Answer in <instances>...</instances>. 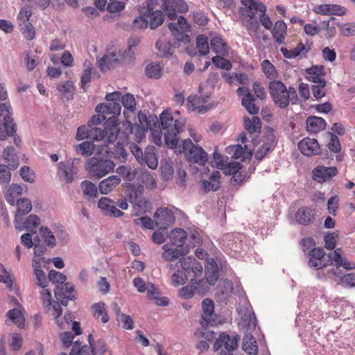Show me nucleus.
Wrapping results in <instances>:
<instances>
[{
    "label": "nucleus",
    "mask_w": 355,
    "mask_h": 355,
    "mask_svg": "<svg viewBox=\"0 0 355 355\" xmlns=\"http://www.w3.org/2000/svg\"><path fill=\"white\" fill-rule=\"evenodd\" d=\"M268 90L275 105L280 109H286L291 103H299L296 89L293 87H286L281 80H273L269 83Z\"/></svg>",
    "instance_id": "nucleus-1"
},
{
    "label": "nucleus",
    "mask_w": 355,
    "mask_h": 355,
    "mask_svg": "<svg viewBox=\"0 0 355 355\" xmlns=\"http://www.w3.org/2000/svg\"><path fill=\"white\" fill-rule=\"evenodd\" d=\"M108 150L107 145L101 146V150L87 160L86 168L92 178L100 179L114 170V162L103 155V153H108Z\"/></svg>",
    "instance_id": "nucleus-2"
},
{
    "label": "nucleus",
    "mask_w": 355,
    "mask_h": 355,
    "mask_svg": "<svg viewBox=\"0 0 355 355\" xmlns=\"http://www.w3.org/2000/svg\"><path fill=\"white\" fill-rule=\"evenodd\" d=\"M157 125L164 132L166 145L170 148H176L178 144V134L182 131L184 123L178 120L174 121L172 115L164 110L160 114Z\"/></svg>",
    "instance_id": "nucleus-3"
},
{
    "label": "nucleus",
    "mask_w": 355,
    "mask_h": 355,
    "mask_svg": "<svg viewBox=\"0 0 355 355\" xmlns=\"http://www.w3.org/2000/svg\"><path fill=\"white\" fill-rule=\"evenodd\" d=\"M182 148L189 162L201 166L207 163L208 160L207 153L202 147L193 144L190 139L182 141Z\"/></svg>",
    "instance_id": "nucleus-4"
},
{
    "label": "nucleus",
    "mask_w": 355,
    "mask_h": 355,
    "mask_svg": "<svg viewBox=\"0 0 355 355\" xmlns=\"http://www.w3.org/2000/svg\"><path fill=\"white\" fill-rule=\"evenodd\" d=\"M121 105L119 102L101 103L95 108V111L97 113H101L105 116L107 114H112V116L109 117L107 120H106L105 124L106 127L111 125L114 129H116L119 124L117 117L121 114ZM106 128H105V129Z\"/></svg>",
    "instance_id": "nucleus-5"
},
{
    "label": "nucleus",
    "mask_w": 355,
    "mask_h": 355,
    "mask_svg": "<svg viewBox=\"0 0 355 355\" xmlns=\"http://www.w3.org/2000/svg\"><path fill=\"white\" fill-rule=\"evenodd\" d=\"M325 254L324 250L321 248H313L308 253V266L318 271L316 277L318 279L325 278V275L324 274L321 275L320 272L318 271L328 266V263L323 260Z\"/></svg>",
    "instance_id": "nucleus-6"
},
{
    "label": "nucleus",
    "mask_w": 355,
    "mask_h": 355,
    "mask_svg": "<svg viewBox=\"0 0 355 355\" xmlns=\"http://www.w3.org/2000/svg\"><path fill=\"white\" fill-rule=\"evenodd\" d=\"M153 218L155 225L162 230H167L175 221L173 211L164 207L157 208L153 214Z\"/></svg>",
    "instance_id": "nucleus-7"
},
{
    "label": "nucleus",
    "mask_w": 355,
    "mask_h": 355,
    "mask_svg": "<svg viewBox=\"0 0 355 355\" xmlns=\"http://www.w3.org/2000/svg\"><path fill=\"white\" fill-rule=\"evenodd\" d=\"M161 8L170 20L177 18V12L184 13L188 9V5L184 0H161Z\"/></svg>",
    "instance_id": "nucleus-8"
},
{
    "label": "nucleus",
    "mask_w": 355,
    "mask_h": 355,
    "mask_svg": "<svg viewBox=\"0 0 355 355\" xmlns=\"http://www.w3.org/2000/svg\"><path fill=\"white\" fill-rule=\"evenodd\" d=\"M223 241L230 250L235 252H242L248 249V241L245 234L239 232L228 234Z\"/></svg>",
    "instance_id": "nucleus-9"
},
{
    "label": "nucleus",
    "mask_w": 355,
    "mask_h": 355,
    "mask_svg": "<svg viewBox=\"0 0 355 355\" xmlns=\"http://www.w3.org/2000/svg\"><path fill=\"white\" fill-rule=\"evenodd\" d=\"M262 141V145L254 155L255 159L258 161H261L269 152L272 151L277 144L275 135L271 128L265 134Z\"/></svg>",
    "instance_id": "nucleus-10"
},
{
    "label": "nucleus",
    "mask_w": 355,
    "mask_h": 355,
    "mask_svg": "<svg viewBox=\"0 0 355 355\" xmlns=\"http://www.w3.org/2000/svg\"><path fill=\"white\" fill-rule=\"evenodd\" d=\"M241 3L245 6L241 7L238 11L241 19H257L255 15L259 12V8L261 6H265L263 3L255 0H241Z\"/></svg>",
    "instance_id": "nucleus-11"
},
{
    "label": "nucleus",
    "mask_w": 355,
    "mask_h": 355,
    "mask_svg": "<svg viewBox=\"0 0 355 355\" xmlns=\"http://www.w3.org/2000/svg\"><path fill=\"white\" fill-rule=\"evenodd\" d=\"M182 270L185 272L189 277L193 278L199 277L202 273V266L195 258L188 257L180 259Z\"/></svg>",
    "instance_id": "nucleus-12"
},
{
    "label": "nucleus",
    "mask_w": 355,
    "mask_h": 355,
    "mask_svg": "<svg viewBox=\"0 0 355 355\" xmlns=\"http://www.w3.org/2000/svg\"><path fill=\"white\" fill-rule=\"evenodd\" d=\"M315 209L308 206H302L300 207L295 214V220L297 224L309 226L311 225L315 218Z\"/></svg>",
    "instance_id": "nucleus-13"
},
{
    "label": "nucleus",
    "mask_w": 355,
    "mask_h": 355,
    "mask_svg": "<svg viewBox=\"0 0 355 355\" xmlns=\"http://www.w3.org/2000/svg\"><path fill=\"white\" fill-rule=\"evenodd\" d=\"M295 324L299 328V337L302 341L306 340V337L313 336L312 331L315 325L313 324V321L309 320L305 315L298 314L295 319Z\"/></svg>",
    "instance_id": "nucleus-14"
},
{
    "label": "nucleus",
    "mask_w": 355,
    "mask_h": 355,
    "mask_svg": "<svg viewBox=\"0 0 355 355\" xmlns=\"http://www.w3.org/2000/svg\"><path fill=\"white\" fill-rule=\"evenodd\" d=\"M202 313L201 315L200 323L202 327L205 325H212L216 323V316L214 313V304L211 300L206 298L202 302Z\"/></svg>",
    "instance_id": "nucleus-15"
},
{
    "label": "nucleus",
    "mask_w": 355,
    "mask_h": 355,
    "mask_svg": "<svg viewBox=\"0 0 355 355\" xmlns=\"http://www.w3.org/2000/svg\"><path fill=\"white\" fill-rule=\"evenodd\" d=\"M16 131L17 125L10 115L5 114L3 119H0V140L4 141L12 137Z\"/></svg>",
    "instance_id": "nucleus-16"
},
{
    "label": "nucleus",
    "mask_w": 355,
    "mask_h": 355,
    "mask_svg": "<svg viewBox=\"0 0 355 355\" xmlns=\"http://www.w3.org/2000/svg\"><path fill=\"white\" fill-rule=\"evenodd\" d=\"M98 207L107 216L119 218L124 215V213L116 208L115 202L108 198L102 197L98 202Z\"/></svg>",
    "instance_id": "nucleus-17"
},
{
    "label": "nucleus",
    "mask_w": 355,
    "mask_h": 355,
    "mask_svg": "<svg viewBox=\"0 0 355 355\" xmlns=\"http://www.w3.org/2000/svg\"><path fill=\"white\" fill-rule=\"evenodd\" d=\"M163 252L162 254V258L165 261H173L175 260L179 259L181 257H183L188 254L190 251L189 247L185 248H171L168 246V244L164 245L162 246Z\"/></svg>",
    "instance_id": "nucleus-18"
},
{
    "label": "nucleus",
    "mask_w": 355,
    "mask_h": 355,
    "mask_svg": "<svg viewBox=\"0 0 355 355\" xmlns=\"http://www.w3.org/2000/svg\"><path fill=\"white\" fill-rule=\"evenodd\" d=\"M298 148L301 153L306 156H312L319 154L320 145L315 139L304 138L298 143Z\"/></svg>",
    "instance_id": "nucleus-19"
},
{
    "label": "nucleus",
    "mask_w": 355,
    "mask_h": 355,
    "mask_svg": "<svg viewBox=\"0 0 355 355\" xmlns=\"http://www.w3.org/2000/svg\"><path fill=\"white\" fill-rule=\"evenodd\" d=\"M58 175L60 179L64 181L65 183H71L76 175V172L74 171L73 162H60L58 164Z\"/></svg>",
    "instance_id": "nucleus-20"
},
{
    "label": "nucleus",
    "mask_w": 355,
    "mask_h": 355,
    "mask_svg": "<svg viewBox=\"0 0 355 355\" xmlns=\"http://www.w3.org/2000/svg\"><path fill=\"white\" fill-rule=\"evenodd\" d=\"M314 179L319 182H325L336 176L338 173L337 168L335 166H321L313 171Z\"/></svg>",
    "instance_id": "nucleus-21"
},
{
    "label": "nucleus",
    "mask_w": 355,
    "mask_h": 355,
    "mask_svg": "<svg viewBox=\"0 0 355 355\" xmlns=\"http://www.w3.org/2000/svg\"><path fill=\"white\" fill-rule=\"evenodd\" d=\"M40 218L37 215L31 214L24 223H21V221H19L18 223H15V225L19 230L26 229L31 232V234H35L36 228L40 224Z\"/></svg>",
    "instance_id": "nucleus-22"
},
{
    "label": "nucleus",
    "mask_w": 355,
    "mask_h": 355,
    "mask_svg": "<svg viewBox=\"0 0 355 355\" xmlns=\"http://www.w3.org/2000/svg\"><path fill=\"white\" fill-rule=\"evenodd\" d=\"M138 120L139 123L137 125H140L141 134L147 132L149 129H153V126H155V128L157 127V118L153 116H149L148 117L146 114L141 111H139L138 113Z\"/></svg>",
    "instance_id": "nucleus-23"
},
{
    "label": "nucleus",
    "mask_w": 355,
    "mask_h": 355,
    "mask_svg": "<svg viewBox=\"0 0 355 355\" xmlns=\"http://www.w3.org/2000/svg\"><path fill=\"white\" fill-rule=\"evenodd\" d=\"M306 130L311 133H317L325 129L327 123L325 120L319 116H309L306 121Z\"/></svg>",
    "instance_id": "nucleus-24"
},
{
    "label": "nucleus",
    "mask_w": 355,
    "mask_h": 355,
    "mask_svg": "<svg viewBox=\"0 0 355 355\" xmlns=\"http://www.w3.org/2000/svg\"><path fill=\"white\" fill-rule=\"evenodd\" d=\"M156 148L154 146H148L144 151L143 160L140 162L141 165L146 164L150 168L155 169L158 165V158L156 155Z\"/></svg>",
    "instance_id": "nucleus-25"
},
{
    "label": "nucleus",
    "mask_w": 355,
    "mask_h": 355,
    "mask_svg": "<svg viewBox=\"0 0 355 355\" xmlns=\"http://www.w3.org/2000/svg\"><path fill=\"white\" fill-rule=\"evenodd\" d=\"M17 209L14 222L18 223L22 221V216L28 214L32 209L31 201L28 198H21L16 202Z\"/></svg>",
    "instance_id": "nucleus-26"
},
{
    "label": "nucleus",
    "mask_w": 355,
    "mask_h": 355,
    "mask_svg": "<svg viewBox=\"0 0 355 355\" xmlns=\"http://www.w3.org/2000/svg\"><path fill=\"white\" fill-rule=\"evenodd\" d=\"M206 279L209 285H214L218 279V266L216 262L210 259L207 261L205 267Z\"/></svg>",
    "instance_id": "nucleus-27"
},
{
    "label": "nucleus",
    "mask_w": 355,
    "mask_h": 355,
    "mask_svg": "<svg viewBox=\"0 0 355 355\" xmlns=\"http://www.w3.org/2000/svg\"><path fill=\"white\" fill-rule=\"evenodd\" d=\"M120 182L121 178L118 175H111L99 182V191L102 194H107L119 185Z\"/></svg>",
    "instance_id": "nucleus-28"
},
{
    "label": "nucleus",
    "mask_w": 355,
    "mask_h": 355,
    "mask_svg": "<svg viewBox=\"0 0 355 355\" xmlns=\"http://www.w3.org/2000/svg\"><path fill=\"white\" fill-rule=\"evenodd\" d=\"M163 10H151L148 12L147 19H148L149 27L151 30H155L160 26L164 21L165 15Z\"/></svg>",
    "instance_id": "nucleus-29"
},
{
    "label": "nucleus",
    "mask_w": 355,
    "mask_h": 355,
    "mask_svg": "<svg viewBox=\"0 0 355 355\" xmlns=\"http://www.w3.org/2000/svg\"><path fill=\"white\" fill-rule=\"evenodd\" d=\"M286 31L287 26L283 20H278L275 22L272 30V35L277 44H282L284 43Z\"/></svg>",
    "instance_id": "nucleus-30"
},
{
    "label": "nucleus",
    "mask_w": 355,
    "mask_h": 355,
    "mask_svg": "<svg viewBox=\"0 0 355 355\" xmlns=\"http://www.w3.org/2000/svg\"><path fill=\"white\" fill-rule=\"evenodd\" d=\"M168 28L172 33L173 35L174 36V38L175 39V42H174V46L177 44V43L179 42L187 44L190 42V37L186 33V32H189V31H183L179 29L178 28V25L173 22H170L168 25Z\"/></svg>",
    "instance_id": "nucleus-31"
},
{
    "label": "nucleus",
    "mask_w": 355,
    "mask_h": 355,
    "mask_svg": "<svg viewBox=\"0 0 355 355\" xmlns=\"http://www.w3.org/2000/svg\"><path fill=\"white\" fill-rule=\"evenodd\" d=\"M170 240L171 245L179 248H185L184 242L187 238V233L182 229H174L170 232Z\"/></svg>",
    "instance_id": "nucleus-32"
},
{
    "label": "nucleus",
    "mask_w": 355,
    "mask_h": 355,
    "mask_svg": "<svg viewBox=\"0 0 355 355\" xmlns=\"http://www.w3.org/2000/svg\"><path fill=\"white\" fill-rule=\"evenodd\" d=\"M3 158L8 164L10 168L16 169L19 166V158L13 146H7L3 152Z\"/></svg>",
    "instance_id": "nucleus-33"
},
{
    "label": "nucleus",
    "mask_w": 355,
    "mask_h": 355,
    "mask_svg": "<svg viewBox=\"0 0 355 355\" xmlns=\"http://www.w3.org/2000/svg\"><path fill=\"white\" fill-rule=\"evenodd\" d=\"M243 125L245 130L250 135L259 132L261 128V123L259 117L253 116L252 119L244 116Z\"/></svg>",
    "instance_id": "nucleus-34"
},
{
    "label": "nucleus",
    "mask_w": 355,
    "mask_h": 355,
    "mask_svg": "<svg viewBox=\"0 0 355 355\" xmlns=\"http://www.w3.org/2000/svg\"><path fill=\"white\" fill-rule=\"evenodd\" d=\"M21 193V187L18 184H12L7 189L5 193V198L8 204L14 205Z\"/></svg>",
    "instance_id": "nucleus-35"
},
{
    "label": "nucleus",
    "mask_w": 355,
    "mask_h": 355,
    "mask_svg": "<svg viewBox=\"0 0 355 355\" xmlns=\"http://www.w3.org/2000/svg\"><path fill=\"white\" fill-rule=\"evenodd\" d=\"M211 50L216 54H221L225 56L228 53V47L223 40L218 36L214 37L210 40Z\"/></svg>",
    "instance_id": "nucleus-36"
},
{
    "label": "nucleus",
    "mask_w": 355,
    "mask_h": 355,
    "mask_svg": "<svg viewBox=\"0 0 355 355\" xmlns=\"http://www.w3.org/2000/svg\"><path fill=\"white\" fill-rule=\"evenodd\" d=\"M309 50L310 49L306 48L302 42H299L295 48L291 50H288L285 47H282L280 49L283 55L288 59H293L300 55V53L304 51L305 53H308Z\"/></svg>",
    "instance_id": "nucleus-37"
},
{
    "label": "nucleus",
    "mask_w": 355,
    "mask_h": 355,
    "mask_svg": "<svg viewBox=\"0 0 355 355\" xmlns=\"http://www.w3.org/2000/svg\"><path fill=\"white\" fill-rule=\"evenodd\" d=\"M242 348L249 355H257L258 347L256 340L251 334H246L243 337Z\"/></svg>",
    "instance_id": "nucleus-38"
},
{
    "label": "nucleus",
    "mask_w": 355,
    "mask_h": 355,
    "mask_svg": "<svg viewBox=\"0 0 355 355\" xmlns=\"http://www.w3.org/2000/svg\"><path fill=\"white\" fill-rule=\"evenodd\" d=\"M255 98L250 93L245 94L242 98L241 104L249 114L254 115L259 112V107L255 105Z\"/></svg>",
    "instance_id": "nucleus-39"
},
{
    "label": "nucleus",
    "mask_w": 355,
    "mask_h": 355,
    "mask_svg": "<svg viewBox=\"0 0 355 355\" xmlns=\"http://www.w3.org/2000/svg\"><path fill=\"white\" fill-rule=\"evenodd\" d=\"M339 250L340 249H336L333 252L328 254V261H330V263H328V265H332L333 262H334L336 268L334 269L332 272L334 275L338 277L341 276V272L338 270L339 268L341 267L343 264V257L338 252Z\"/></svg>",
    "instance_id": "nucleus-40"
},
{
    "label": "nucleus",
    "mask_w": 355,
    "mask_h": 355,
    "mask_svg": "<svg viewBox=\"0 0 355 355\" xmlns=\"http://www.w3.org/2000/svg\"><path fill=\"white\" fill-rule=\"evenodd\" d=\"M80 188L83 196L87 199L96 198L98 195V189L96 186L89 180H84L80 183Z\"/></svg>",
    "instance_id": "nucleus-41"
},
{
    "label": "nucleus",
    "mask_w": 355,
    "mask_h": 355,
    "mask_svg": "<svg viewBox=\"0 0 355 355\" xmlns=\"http://www.w3.org/2000/svg\"><path fill=\"white\" fill-rule=\"evenodd\" d=\"M139 16L136 17L133 21V28L135 29L146 28L149 26L147 16L148 10L144 8H139Z\"/></svg>",
    "instance_id": "nucleus-42"
},
{
    "label": "nucleus",
    "mask_w": 355,
    "mask_h": 355,
    "mask_svg": "<svg viewBox=\"0 0 355 355\" xmlns=\"http://www.w3.org/2000/svg\"><path fill=\"white\" fill-rule=\"evenodd\" d=\"M187 101L190 109L196 110L198 114H203L211 109L209 105H199L200 103V97L197 96H189Z\"/></svg>",
    "instance_id": "nucleus-43"
},
{
    "label": "nucleus",
    "mask_w": 355,
    "mask_h": 355,
    "mask_svg": "<svg viewBox=\"0 0 355 355\" xmlns=\"http://www.w3.org/2000/svg\"><path fill=\"white\" fill-rule=\"evenodd\" d=\"M216 294L220 295L222 298L226 300L233 292L234 288L231 281L224 280L218 285Z\"/></svg>",
    "instance_id": "nucleus-44"
},
{
    "label": "nucleus",
    "mask_w": 355,
    "mask_h": 355,
    "mask_svg": "<svg viewBox=\"0 0 355 355\" xmlns=\"http://www.w3.org/2000/svg\"><path fill=\"white\" fill-rule=\"evenodd\" d=\"M40 233L46 245L51 248L56 245L55 237L49 227L42 226L40 228Z\"/></svg>",
    "instance_id": "nucleus-45"
},
{
    "label": "nucleus",
    "mask_w": 355,
    "mask_h": 355,
    "mask_svg": "<svg viewBox=\"0 0 355 355\" xmlns=\"http://www.w3.org/2000/svg\"><path fill=\"white\" fill-rule=\"evenodd\" d=\"M145 73L150 78L159 79L162 76V70L158 62H152L146 67Z\"/></svg>",
    "instance_id": "nucleus-46"
},
{
    "label": "nucleus",
    "mask_w": 355,
    "mask_h": 355,
    "mask_svg": "<svg viewBox=\"0 0 355 355\" xmlns=\"http://www.w3.org/2000/svg\"><path fill=\"white\" fill-rule=\"evenodd\" d=\"M94 316L97 318H101L103 323H106L109 321L107 313L105 309L104 302L95 303L92 306Z\"/></svg>",
    "instance_id": "nucleus-47"
},
{
    "label": "nucleus",
    "mask_w": 355,
    "mask_h": 355,
    "mask_svg": "<svg viewBox=\"0 0 355 355\" xmlns=\"http://www.w3.org/2000/svg\"><path fill=\"white\" fill-rule=\"evenodd\" d=\"M95 144L94 141H83L79 145H77L76 150L78 153H80L82 155L89 157L95 152Z\"/></svg>",
    "instance_id": "nucleus-48"
},
{
    "label": "nucleus",
    "mask_w": 355,
    "mask_h": 355,
    "mask_svg": "<svg viewBox=\"0 0 355 355\" xmlns=\"http://www.w3.org/2000/svg\"><path fill=\"white\" fill-rule=\"evenodd\" d=\"M155 47L157 49L159 55L162 58H168L173 53V47L170 42L164 43L160 40H157Z\"/></svg>",
    "instance_id": "nucleus-49"
},
{
    "label": "nucleus",
    "mask_w": 355,
    "mask_h": 355,
    "mask_svg": "<svg viewBox=\"0 0 355 355\" xmlns=\"http://www.w3.org/2000/svg\"><path fill=\"white\" fill-rule=\"evenodd\" d=\"M60 291L61 293L60 294H63L64 297L71 300H75L76 299L75 288L70 282H67L60 287L57 286L54 291Z\"/></svg>",
    "instance_id": "nucleus-50"
},
{
    "label": "nucleus",
    "mask_w": 355,
    "mask_h": 355,
    "mask_svg": "<svg viewBox=\"0 0 355 355\" xmlns=\"http://www.w3.org/2000/svg\"><path fill=\"white\" fill-rule=\"evenodd\" d=\"M117 62L118 59L115 58V54H105L99 60L98 64L101 71H105L112 67Z\"/></svg>",
    "instance_id": "nucleus-51"
},
{
    "label": "nucleus",
    "mask_w": 355,
    "mask_h": 355,
    "mask_svg": "<svg viewBox=\"0 0 355 355\" xmlns=\"http://www.w3.org/2000/svg\"><path fill=\"white\" fill-rule=\"evenodd\" d=\"M34 268V275L36 277V284L42 288L47 286V279L45 272L40 268V263H35L33 264Z\"/></svg>",
    "instance_id": "nucleus-52"
},
{
    "label": "nucleus",
    "mask_w": 355,
    "mask_h": 355,
    "mask_svg": "<svg viewBox=\"0 0 355 355\" xmlns=\"http://www.w3.org/2000/svg\"><path fill=\"white\" fill-rule=\"evenodd\" d=\"M196 46L200 55H206L209 52L208 38L205 35L196 37Z\"/></svg>",
    "instance_id": "nucleus-53"
},
{
    "label": "nucleus",
    "mask_w": 355,
    "mask_h": 355,
    "mask_svg": "<svg viewBox=\"0 0 355 355\" xmlns=\"http://www.w3.org/2000/svg\"><path fill=\"white\" fill-rule=\"evenodd\" d=\"M189 275L182 270H177L171 277L172 284L175 286L184 285L188 280Z\"/></svg>",
    "instance_id": "nucleus-54"
},
{
    "label": "nucleus",
    "mask_w": 355,
    "mask_h": 355,
    "mask_svg": "<svg viewBox=\"0 0 355 355\" xmlns=\"http://www.w3.org/2000/svg\"><path fill=\"white\" fill-rule=\"evenodd\" d=\"M261 67L263 72L270 79H274L277 77V71L275 66L268 60L262 62Z\"/></svg>",
    "instance_id": "nucleus-55"
},
{
    "label": "nucleus",
    "mask_w": 355,
    "mask_h": 355,
    "mask_svg": "<svg viewBox=\"0 0 355 355\" xmlns=\"http://www.w3.org/2000/svg\"><path fill=\"white\" fill-rule=\"evenodd\" d=\"M121 103L125 109L130 112H133L136 107V102L135 97L132 94L127 93L121 96Z\"/></svg>",
    "instance_id": "nucleus-56"
},
{
    "label": "nucleus",
    "mask_w": 355,
    "mask_h": 355,
    "mask_svg": "<svg viewBox=\"0 0 355 355\" xmlns=\"http://www.w3.org/2000/svg\"><path fill=\"white\" fill-rule=\"evenodd\" d=\"M243 25L246 28L250 35H255L259 28V22L257 19H242Z\"/></svg>",
    "instance_id": "nucleus-57"
},
{
    "label": "nucleus",
    "mask_w": 355,
    "mask_h": 355,
    "mask_svg": "<svg viewBox=\"0 0 355 355\" xmlns=\"http://www.w3.org/2000/svg\"><path fill=\"white\" fill-rule=\"evenodd\" d=\"M267 8L266 6H261L259 8L260 15L259 16L260 23L267 30H270L272 27V22L270 17L266 15Z\"/></svg>",
    "instance_id": "nucleus-58"
},
{
    "label": "nucleus",
    "mask_w": 355,
    "mask_h": 355,
    "mask_svg": "<svg viewBox=\"0 0 355 355\" xmlns=\"http://www.w3.org/2000/svg\"><path fill=\"white\" fill-rule=\"evenodd\" d=\"M85 69L83 70L81 75L80 80V87L85 91L86 90V85L89 83L92 80V67H90V62H88L87 65V61L84 63Z\"/></svg>",
    "instance_id": "nucleus-59"
},
{
    "label": "nucleus",
    "mask_w": 355,
    "mask_h": 355,
    "mask_svg": "<svg viewBox=\"0 0 355 355\" xmlns=\"http://www.w3.org/2000/svg\"><path fill=\"white\" fill-rule=\"evenodd\" d=\"M69 355H90L89 347L87 345H81L79 341L73 343Z\"/></svg>",
    "instance_id": "nucleus-60"
},
{
    "label": "nucleus",
    "mask_w": 355,
    "mask_h": 355,
    "mask_svg": "<svg viewBox=\"0 0 355 355\" xmlns=\"http://www.w3.org/2000/svg\"><path fill=\"white\" fill-rule=\"evenodd\" d=\"M40 298L46 311H49L51 309L52 304L51 293L50 291L46 288H42L40 291Z\"/></svg>",
    "instance_id": "nucleus-61"
},
{
    "label": "nucleus",
    "mask_w": 355,
    "mask_h": 355,
    "mask_svg": "<svg viewBox=\"0 0 355 355\" xmlns=\"http://www.w3.org/2000/svg\"><path fill=\"white\" fill-rule=\"evenodd\" d=\"M114 157L119 159L121 162L127 160L128 154L122 144L117 142L114 145V151L112 152Z\"/></svg>",
    "instance_id": "nucleus-62"
},
{
    "label": "nucleus",
    "mask_w": 355,
    "mask_h": 355,
    "mask_svg": "<svg viewBox=\"0 0 355 355\" xmlns=\"http://www.w3.org/2000/svg\"><path fill=\"white\" fill-rule=\"evenodd\" d=\"M211 61L212 63L218 68L227 71L230 70L232 67L230 61L218 55L213 57Z\"/></svg>",
    "instance_id": "nucleus-63"
},
{
    "label": "nucleus",
    "mask_w": 355,
    "mask_h": 355,
    "mask_svg": "<svg viewBox=\"0 0 355 355\" xmlns=\"http://www.w3.org/2000/svg\"><path fill=\"white\" fill-rule=\"evenodd\" d=\"M128 190L129 191V200L132 203L135 202L143 192L142 187L135 184H130Z\"/></svg>",
    "instance_id": "nucleus-64"
}]
</instances>
